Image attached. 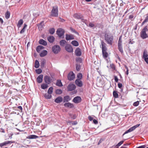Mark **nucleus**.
I'll use <instances>...</instances> for the list:
<instances>
[{
	"mask_svg": "<svg viewBox=\"0 0 148 148\" xmlns=\"http://www.w3.org/2000/svg\"><path fill=\"white\" fill-rule=\"evenodd\" d=\"M7 145L6 142H4L3 143H0V147H2L3 146H4L6 145Z\"/></svg>",
	"mask_w": 148,
	"mask_h": 148,
	"instance_id": "51",
	"label": "nucleus"
},
{
	"mask_svg": "<svg viewBox=\"0 0 148 148\" xmlns=\"http://www.w3.org/2000/svg\"><path fill=\"white\" fill-rule=\"evenodd\" d=\"M147 26H145L140 33V36L143 39L148 38V29Z\"/></svg>",
	"mask_w": 148,
	"mask_h": 148,
	"instance_id": "1",
	"label": "nucleus"
},
{
	"mask_svg": "<svg viewBox=\"0 0 148 148\" xmlns=\"http://www.w3.org/2000/svg\"><path fill=\"white\" fill-rule=\"evenodd\" d=\"M142 0H135V2L137 3H140L142 2Z\"/></svg>",
	"mask_w": 148,
	"mask_h": 148,
	"instance_id": "61",
	"label": "nucleus"
},
{
	"mask_svg": "<svg viewBox=\"0 0 148 148\" xmlns=\"http://www.w3.org/2000/svg\"><path fill=\"white\" fill-rule=\"evenodd\" d=\"M44 97L47 99H50L51 98V94H45L44 95Z\"/></svg>",
	"mask_w": 148,
	"mask_h": 148,
	"instance_id": "35",
	"label": "nucleus"
},
{
	"mask_svg": "<svg viewBox=\"0 0 148 148\" xmlns=\"http://www.w3.org/2000/svg\"><path fill=\"white\" fill-rule=\"evenodd\" d=\"M113 96L115 98H117L118 97V95L117 91H114L113 92Z\"/></svg>",
	"mask_w": 148,
	"mask_h": 148,
	"instance_id": "39",
	"label": "nucleus"
},
{
	"mask_svg": "<svg viewBox=\"0 0 148 148\" xmlns=\"http://www.w3.org/2000/svg\"><path fill=\"white\" fill-rule=\"evenodd\" d=\"M77 122L76 121H72L71 124L73 125H76L77 124Z\"/></svg>",
	"mask_w": 148,
	"mask_h": 148,
	"instance_id": "56",
	"label": "nucleus"
},
{
	"mask_svg": "<svg viewBox=\"0 0 148 148\" xmlns=\"http://www.w3.org/2000/svg\"><path fill=\"white\" fill-rule=\"evenodd\" d=\"M142 58L144 60L146 63L148 64V53L147 51L146 50L144 51Z\"/></svg>",
	"mask_w": 148,
	"mask_h": 148,
	"instance_id": "5",
	"label": "nucleus"
},
{
	"mask_svg": "<svg viewBox=\"0 0 148 148\" xmlns=\"http://www.w3.org/2000/svg\"><path fill=\"white\" fill-rule=\"evenodd\" d=\"M134 17V16L133 15H130L129 16V18L130 19H132Z\"/></svg>",
	"mask_w": 148,
	"mask_h": 148,
	"instance_id": "63",
	"label": "nucleus"
},
{
	"mask_svg": "<svg viewBox=\"0 0 148 148\" xmlns=\"http://www.w3.org/2000/svg\"><path fill=\"white\" fill-rule=\"evenodd\" d=\"M66 43V41L65 40H62L60 42V45L61 46L64 47Z\"/></svg>",
	"mask_w": 148,
	"mask_h": 148,
	"instance_id": "34",
	"label": "nucleus"
},
{
	"mask_svg": "<svg viewBox=\"0 0 148 148\" xmlns=\"http://www.w3.org/2000/svg\"><path fill=\"white\" fill-rule=\"evenodd\" d=\"M140 125V124H137L136 125L132 127H131L128 130H127L126 131L124 134H123V136L125 134L128 133L129 132H131L134 130L136 128L139 127Z\"/></svg>",
	"mask_w": 148,
	"mask_h": 148,
	"instance_id": "8",
	"label": "nucleus"
},
{
	"mask_svg": "<svg viewBox=\"0 0 148 148\" xmlns=\"http://www.w3.org/2000/svg\"><path fill=\"white\" fill-rule=\"evenodd\" d=\"M147 16H146V18H145V19L143 21L142 23L141 24V25L142 26L144 24L148 22V14H147L146 15Z\"/></svg>",
	"mask_w": 148,
	"mask_h": 148,
	"instance_id": "31",
	"label": "nucleus"
},
{
	"mask_svg": "<svg viewBox=\"0 0 148 148\" xmlns=\"http://www.w3.org/2000/svg\"><path fill=\"white\" fill-rule=\"evenodd\" d=\"M73 16L74 18L76 19H81L82 21H83L84 22H85V21H86V20L83 18V16L80 13H76L73 15Z\"/></svg>",
	"mask_w": 148,
	"mask_h": 148,
	"instance_id": "4",
	"label": "nucleus"
},
{
	"mask_svg": "<svg viewBox=\"0 0 148 148\" xmlns=\"http://www.w3.org/2000/svg\"><path fill=\"white\" fill-rule=\"evenodd\" d=\"M47 84H45V83L42 84L41 85V88L43 89H45L47 88L48 87Z\"/></svg>",
	"mask_w": 148,
	"mask_h": 148,
	"instance_id": "33",
	"label": "nucleus"
},
{
	"mask_svg": "<svg viewBox=\"0 0 148 148\" xmlns=\"http://www.w3.org/2000/svg\"><path fill=\"white\" fill-rule=\"evenodd\" d=\"M52 50L55 53H57L60 51V48L59 46L55 45L52 47Z\"/></svg>",
	"mask_w": 148,
	"mask_h": 148,
	"instance_id": "6",
	"label": "nucleus"
},
{
	"mask_svg": "<svg viewBox=\"0 0 148 148\" xmlns=\"http://www.w3.org/2000/svg\"><path fill=\"white\" fill-rule=\"evenodd\" d=\"M110 67L112 69L113 71H116V66L115 65L113 64H110Z\"/></svg>",
	"mask_w": 148,
	"mask_h": 148,
	"instance_id": "37",
	"label": "nucleus"
},
{
	"mask_svg": "<svg viewBox=\"0 0 148 148\" xmlns=\"http://www.w3.org/2000/svg\"><path fill=\"white\" fill-rule=\"evenodd\" d=\"M80 65L78 64H76V69L77 71H79L80 70Z\"/></svg>",
	"mask_w": 148,
	"mask_h": 148,
	"instance_id": "47",
	"label": "nucleus"
},
{
	"mask_svg": "<svg viewBox=\"0 0 148 148\" xmlns=\"http://www.w3.org/2000/svg\"><path fill=\"white\" fill-rule=\"evenodd\" d=\"M93 123L95 124H97L98 123V121L97 120L95 119H93Z\"/></svg>",
	"mask_w": 148,
	"mask_h": 148,
	"instance_id": "57",
	"label": "nucleus"
},
{
	"mask_svg": "<svg viewBox=\"0 0 148 148\" xmlns=\"http://www.w3.org/2000/svg\"><path fill=\"white\" fill-rule=\"evenodd\" d=\"M54 32L55 29L53 28H51L49 30V32L51 34H53L54 33Z\"/></svg>",
	"mask_w": 148,
	"mask_h": 148,
	"instance_id": "46",
	"label": "nucleus"
},
{
	"mask_svg": "<svg viewBox=\"0 0 148 148\" xmlns=\"http://www.w3.org/2000/svg\"><path fill=\"white\" fill-rule=\"evenodd\" d=\"M75 53L76 55L77 56H80L82 54L81 50L79 48H77L76 49Z\"/></svg>",
	"mask_w": 148,
	"mask_h": 148,
	"instance_id": "19",
	"label": "nucleus"
},
{
	"mask_svg": "<svg viewBox=\"0 0 148 148\" xmlns=\"http://www.w3.org/2000/svg\"><path fill=\"white\" fill-rule=\"evenodd\" d=\"M64 29L60 28L58 29L57 30V34L59 37H61L64 35Z\"/></svg>",
	"mask_w": 148,
	"mask_h": 148,
	"instance_id": "10",
	"label": "nucleus"
},
{
	"mask_svg": "<svg viewBox=\"0 0 148 148\" xmlns=\"http://www.w3.org/2000/svg\"><path fill=\"white\" fill-rule=\"evenodd\" d=\"M17 108L19 110V111L21 112H22V108L21 106H19Z\"/></svg>",
	"mask_w": 148,
	"mask_h": 148,
	"instance_id": "53",
	"label": "nucleus"
},
{
	"mask_svg": "<svg viewBox=\"0 0 148 148\" xmlns=\"http://www.w3.org/2000/svg\"><path fill=\"white\" fill-rule=\"evenodd\" d=\"M65 49L66 51L69 52H72L73 51L72 47L69 44L66 45L65 47Z\"/></svg>",
	"mask_w": 148,
	"mask_h": 148,
	"instance_id": "11",
	"label": "nucleus"
},
{
	"mask_svg": "<svg viewBox=\"0 0 148 148\" xmlns=\"http://www.w3.org/2000/svg\"><path fill=\"white\" fill-rule=\"evenodd\" d=\"M76 88L75 86L73 84H69L67 88L69 91H72L74 90Z\"/></svg>",
	"mask_w": 148,
	"mask_h": 148,
	"instance_id": "14",
	"label": "nucleus"
},
{
	"mask_svg": "<svg viewBox=\"0 0 148 148\" xmlns=\"http://www.w3.org/2000/svg\"><path fill=\"white\" fill-rule=\"evenodd\" d=\"M76 61L77 63H81L82 62V59L80 58H77L76 59Z\"/></svg>",
	"mask_w": 148,
	"mask_h": 148,
	"instance_id": "43",
	"label": "nucleus"
},
{
	"mask_svg": "<svg viewBox=\"0 0 148 148\" xmlns=\"http://www.w3.org/2000/svg\"><path fill=\"white\" fill-rule=\"evenodd\" d=\"M39 43L40 44L44 46H46L47 45L46 41L42 39H40L39 41Z\"/></svg>",
	"mask_w": 148,
	"mask_h": 148,
	"instance_id": "23",
	"label": "nucleus"
},
{
	"mask_svg": "<svg viewBox=\"0 0 148 148\" xmlns=\"http://www.w3.org/2000/svg\"><path fill=\"white\" fill-rule=\"evenodd\" d=\"M103 56L105 58H107L108 56V53L106 51L102 52Z\"/></svg>",
	"mask_w": 148,
	"mask_h": 148,
	"instance_id": "41",
	"label": "nucleus"
},
{
	"mask_svg": "<svg viewBox=\"0 0 148 148\" xmlns=\"http://www.w3.org/2000/svg\"><path fill=\"white\" fill-rule=\"evenodd\" d=\"M25 30V29H24L23 28V29H22L20 31V33L22 34V33H23L24 32Z\"/></svg>",
	"mask_w": 148,
	"mask_h": 148,
	"instance_id": "60",
	"label": "nucleus"
},
{
	"mask_svg": "<svg viewBox=\"0 0 148 148\" xmlns=\"http://www.w3.org/2000/svg\"><path fill=\"white\" fill-rule=\"evenodd\" d=\"M38 137L36 135H31L28 136L27 138L29 139H36L38 138Z\"/></svg>",
	"mask_w": 148,
	"mask_h": 148,
	"instance_id": "24",
	"label": "nucleus"
},
{
	"mask_svg": "<svg viewBox=\"0 0 148 148\" xmlns=\"http://www.w3.org/2000/svg\"><path fill=\"white\" fill-rule=\"evenodd\" d=\"M114 77L115 82H117L118 81V79L117 77L115 75Z\"/></svg>",
	"mask_w": 148,
	"mask_h": 148,
	"instance_id": "54",
	"label": "nucleus"
},
{
	"mask_svg": "<svg viewBox=\"0 0 148 148\" xmlns=\"http://www.w3.org/2000/svg\"><path fill=\"white\" fill-rule=\"evenodd\" d=\"M45 64V62L44 61H42V62L41 63V65L42 66H44V65Z\"/></svg>",
	"mask_w": 148,
	"mask_h": 148,
	"instance_id": "62",
	"label": "nucleus"
},
{
	"mask_svg": "<svg viewBox=\"0 0 148 148\" xmlns=\"http://www.w3.org/2000/svg\"><path fill=\"white\" fill-rule=\"evenodd\" d=\"M47 39L50 42H53L55 40V38L53 36H51L48 37Z\"/></svg>",
	"mask_w": 148,
	"mask_h": 148,
	"instance_id": "25",
	"label": "nucleus"
},
{
	"mask_svg": "<svg viewBox=\"0 0 148 148\" xmlns=\"http://www.w3.org/2000/svg\"><path fill=\"white\" fill-rule=\"evenodd\" d=\"M36 71L37 73L38 74H40L42 73V70L41 69H38L36 70Z\"/></svg>",
	"mask_w": 148,
	"mask_h": 148,
	"instance_id": "48",
	"label": "nucleus"
},
{
	"mask_svg": "<svg viewBox=\"0 0 148 148\" xmlns=\"http://www.w3.org/2000/svg\"><path fill=\"white\" fill-rule=\"evenodd\" d=\"M63 99L62 97L59 96L57 97L55 100V102L57 103H59L62 101Z\"/></svg>",
	"mask_w": 148,
	"mask_h": 148,
	"instance_id": "21",
	"label": "nucleus"
},
{
	"mask_svg": "<svg viewBox=\"0 0 148 148\" xmlns=\"http://www.w3.org/2000/svg\"><path fill=\"white\" fill-rule=\"evenodd\" d=\"M7 145L9 144H11L14 143V142L11 141H5Z\"/></svg>",
	"mask_w": 148,
	"mask_h": 148,
	"instance_id": "55",
	"label": "nucleus"
},
{
	"mask_svg": "<svg viewBox=\"0 0 148 148\" xmlns=\"http://www.w3.org/2000/svg\"><path fill=\"white\" fill-rule=\"evenodd\" d=\"M39 66V62L37 60H36L35 62V67L36 68H38Z\"/></svg>",
	"mask_w": 148,
	"mask_h": 148,
	"instance_id": "40",
	"label": "nucleus"
},
{
	"mask_svg": "<svg viewBox=\"0 0 148 148\" xmlns=\"http://www.w3.org/2000/svg\"><path fill=\"white\" fill-rule=\"evenodd\" d=\"M75 83L77 86L79 87H81L83 86V83L82 81L79 79H76Z\"/></svg>",
	"mask_w": 148,
	"mask_h": 148,
	"instance_id": "13",
	"label": "nucleus"
},
{
	"mask_svg": "<svg viewBox=\"0 0 148 148\" xmlns=\"http://www.w3.org/2000/svg\"><path fill=\"white\" fill-rule=\"evenodd\" d=\"M77 77L78 78L77 79H81L82 78V74L81 73H79L77 75Z\"/></svg>",
	"mask_w": 148,
	"mask_h": 148,
	"instance_id": "42",
	"label": "nucleus"
},
{
	"mask_svg": "<svg viewBox=\"0 0 148 148\" xmlns=\"http://www.w3.org/2000/svg\"><path fill=\"white\" fill-rule=\"evenodd\" d=\"M23 20L22 19H20L18 21V23L17 24V26L18 28L20 27L23 24Z\"/></svg>",
	"mask_w": 148,
	"mask_h": 148,
	"instance_id": "29",
	"label": "nucleus"
},
{
	"mask_svg": "<svg viewBox=\"0 0 148 148\" xmlns=\"http://www.w3.org/2000/svg\"><path fill=\"white\" fill-rule=\"evenodd\" d=\"M27 25L25 23L24 25V26L23 27V28L25 29V28L27 27Z\"/></svg>",
	"mask_w": 148,
	"mask_h": 148,
	"instance_id": "64",
	"label": "nucleus"
},
{
	"mask_svg": "<svg viewBox=\"0 0 148 148\" xmlns=\"http://www.w3.org/2000/svg\"><path fill=\"white\" fill-rule=\"evenodd\" d=\"M113 36L106 34L105 35V40L107 43L110 45L112 44L113 41Z\"/></svg>",
	"mask_w": 148,
	"mask_h": 148,
	"instance_id": "2",
	"label": "nucleus"
},
{
	"mask_svg": "<svg viewBox=\"0 0 148 148\" xmlns=\"http://www.w3.org/2000/svg\"><path fill=\"white\" fill-rule=\"evenodd\" d=\"M71 44L75 46H77L79 45L78 42L76 40H73L71 42Z\"/></svg>",
	"mask_w": 148,
	"mask_h": 148,
	"instance_id": "30",
	"label": "nucleus"
},
{
	"mask_svg": "<svg viewBox=\"0 0 148 148\" xmlns=\"http://www.w3.org/2000/svg\"><path fill=\"white\" fill-rule=\"evenodd\" d=\"M10 13L9 12L7 11L5 13V18L8 19L10 17Z\"/></svg>",
	"mask_w": 148,
	"mask_h": 148,
	"instance_id": "36",
	"label": "nucleus"
},
{
	"mask_svg": "<svg viewBox=\"0 0 148 148\" xmlns=\"http://www.w3.org/2000/svg\"><path fill=\"white\" fill-rule=\"evenodd\" d=\"M139 103V101H137L134 102L133 104V105L135 106H138Z\"/></svg>",
	"mask_w": 148,
	"mask_h": 148,
	"instance_id": "49",
	"label": "nucleus"
},
{
	"mask_svg": "<svg viewBox=\"0 0 148 148\" xmlns=\"http://www.w3.org/2000/svg\"><path fill=\"white\" fill-rule=\"evenodd\" d=\"M122 36H120L118 42V46H121L122 45Z\"/></svg>",
	"mask_w": 148,
	"mask_h": 148,
	"instance_id": "32",
	"label": "nucleus"
},
{
	"mask_svg": "<svg viewBox=\"0 0 148 148\" xmlns=\"http://www.w3.org/2000/svg\"><path fill=\"white\" fill-rule=\"evenodd\" d=\"M101 44L102 52L106 51L107 49L106 46V44L103 42H102Z\"/></svg>",
	"mask_w": 148,
	"mask_h": 148,
	"instance_id": "20",
	"label": "nucleus"
},
{
	"mask_svg": "<svg viewBox=\"0 0 148 148\" xmlns=\"http://www.w3.org/2000/svg\"><path fill=\"white\" fill-rule=\"evenodd\" d=\"M118 49L119 51L121 53H123V50L121 46H118Z\"/></svg>",
	"mask_w": 148,
	"mask_h": 148,
	"instance_id": "45",
	"label": "nucleus"
},
{
	"mask_svg": "<svg viewBox=\"0 0 148 148\" xmlns=\"http://www.w3.org/2000/svg\"><path fill=\"white\" fill-rule=\"evenodd\" d=\"M93 118L89 116L88 117V119L90 121H92L93 119Z\"/></svg>",
	"mask_w": 148,
	"mask_h": 148,
	"instance_id": "59",
	"label": "nucleus"
},
{
	"mask_svg": "<svg viewBox=\"0 0 148 148\" xmlns=\"http://www.w3.org/2000/svg\"><path fill=\"white\" fill-rule=\"evenodd\" d=\"M89 26L90 27H94L95 25L92 23H90L89 24Z\"/></svg>",
	"mask_w": 148,
	"mask_h": 148,
	"instance_id": "52",
	"label": "nucleus"
},
{
	"mask_svg": "<svg viewBox=\"0 0 148 148\" xmlns=\"http://www.w3.org/2000/svg\"><path fill=\"white\" fill-rule=\"evenodd\" d=\"M43 77V75H40L38 76L37 78V82L39 83H41L42 81V79Z\"/></svg>",
	"mask_w": 148,
	"mask_h": 148,
	"instance_id": "17",
	"label": "nucleus"
},
{
	"mask_svg": "<svg viewBox=\"0 0 148 148\" xmlns=\"http://www.w3.org/2000/svg\"><path fill=\"white\" fill-rule=\"evenodd\" d=\"M62 93V91L61 89H58L56 90V93L57 94H60Z\"/></svg>",
	"mask_w": 148,
	"mask_h": 148,
	"instance_id": "44",
	"label": "nucleus"
},
{
	"mask_svg": "<svg viewBox=\"0 0 148 148\" xmlns=\"http://www.w3.org/2000/svg\"><path fill=\"white\" fill-rule=\"evenodd\" d=\"M75 77V74L72 71L69 72L68 75V79L70 81L73 80Z\"/></svg>",
	"mask_w": 148,
	"mask_h": 148,
	"instance_id": "9",
	"label": "nucleus"
},
{
	"mask_svg": "<svg viewBox=\"0 0 148 148\" xmlns=\"http://www.w3.org/2000/svg\"><path fill=\"white\" fill-rule=\"evenodd\" d=\"M74 39V36L72 34L66 35V40H73Z\"/></svg>",
	"mask_w": 148,
	"mask_h": 148,
	"instance_id": "15",
	"label": "nucleus"
},
{
	"mask_svg": "<svg viewBox=\"0 0 148 148\" xmlns=\"http://www.w3.org/2000/svg\"><path fill=\"white\" fill-rule=\"evenodd\" d=\"M53 88L52 87H50L48 91V93L49 94H51L53 92Z\"/></svg>",
	"mask_w": 148,
	"mask_h": 148,
	"instance_id": "38",
	"label": "nucleus"
},
{
	"mask_svg": "<svg viewBox=\"0 0 148 148\" xmlns=\"http://www.w3.org/2000/svg\"><path fill=\"white\" fill-rule=\"evenodd\" d=\"M124 142V141L122 140L119 142L116 145L117 147H119Z\"/></svg>",
	"mask_w": 148,
	"mask_h": 148,
	"instance_id": "50",
	"label": "nucleus"
},
{
	"mask_svg": "<svg viewBox=\"0 0 148 148\" xmlns=\"http://www.w3.org/2000/svg\"><path fill=\"white\" fill-rule=\"evenodd\" d=\"M56 85L59 87H61L63 86L61 80L59 79L57 80Z\"/></svg>",
	"mask_w": 148,
	"mask_h": 148,
	"instance_id": "28",
	"label": "nucleus"
},
{
	"mask_svg": "<svg viewBox=\"0 0 148 148\" xmlns=\"http://www.w3.org/2000/svg\"><path fill=\"white\" fill-rule=\"evenodd\" d=\"M64 106L65 107L69 108H72L74 107L73 104L69 102L66 103L64 104Z\"/></svg>",
	"mask_w": 148,
	"mask_h": 148,
	"instance_id": "18",
	"label": "nucleus"
},
{
	"mask_svg": "<svg viewBox=\"0 0 148 148\" xmlns=\"http://www.w3.org/2000/svg\"><path fill=\"white\" fill-rule=\"evenodd\" d=\"M58 9L57 6L53 7L51 11V16L54 17L58 16Z\"/></svg>",
	"mask_w": 148,
	"mask_h": 148,
	"instance_id": "3",
	"label": "nucleus"
},
{
	"mask_svg": "<svg viewBox=\"0 0 148 148\" xmlns=\"http://www.w3.org/2000/svg\"><path fill=\"white\" fill-rule=\"evenodd\" d=\"M44 49V47L42 46L39 45L36 48V51L38 52H40V51L42 49Z\"/></svg>",
	"mask_w": 148,
	"mask_h": 148,
	"instance_id": "26",
	"label": "nucleus"
},
{
	"mask_svg": "<svg viewBox=\"0 0 148 148\" xmlns=\"http://www.w3.org/2000/svg\"><path fill=\"white\" fill-rule=\"evenodd\" d=\"M38 27V28L39 30H42L44 26V21H42L39 24L37 25Z\"/></svg>",
	"mask_w": 148,
	"mask_h": 148,
	"instance_id": "16",
	"label": "nucleus"
},
{
	"mask_svg": "<svg viewBox=\"0 0 148 148\" xmlns=\"http://www.w3.org/2000/svg\"><path fill=\"white\" fill-rule=\"evenodd\" d=\"M52 80V77L47 75H46L44 77L45 82L48 84H50Z\"/></svg>",
	"mask_w": 148,
	"mask_h": 148,
	"instance_id": "7",
	"label": "nucleus"
},
{
	"mask_svg": "<svg viewBox=\"0 0 148 148\" xmlns=\"http://www.w3.org/2000/svg\"><path fill=\"white\" fill-rule=\"evenodd\" d=\"M47 53V51L46 50H43L40 53V55L41 57H43L46 56Z\"/></svg>",
	"mask_w": 148,
	"mask_h": 148,
	"instance_id": "22",
	"label": "nucleus"
},
{
	"mask_svg": "<svg viewBox=\"0 0 148 148\" xmlns=\"http://www.w3.org/2000/svg\"><path fill=\"white\" fill-rule=\"evenodd\" d=\"M122 86V84L120 83H118V86L119 88H121Z\"/></svg>",
	"mask_w": 148,
	"mask_h": 148,
	"instance_id": "58",
	"label": "nucleus"
},
{
	"mask_svg": "<svg viewBox=\"0 0 148 148\" xmlns=\"http://www.w3.org/2000/svg\"><path fill=\"white\" fill-rule=\"evenodd\" d=\"M82 99L80 97L77 96L74 98L73 100V101L76 103H77L80 102L81 101Z\"/></svg>",
	"mask_w": 148,
	"mask_h": 148,
	"instance_id": "12",
	"label": "nucleus"
},
{
	"mask_svg": "<svg viewBox=\"0 0 148 148\" xmlns=\"http://www.w3.org/2000/svg\"><path fill=\"white\" fill-rule=\"evenodd\" d=\"M71 99L69 96H66L64 97V102H68L71 100Z\"/></svg>",
	"mask_w": 148,
	"mask_h": 148,
	"instance_id": "27",
	"label": "nucleus"
}]
</instances>
